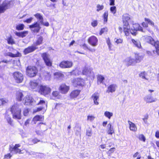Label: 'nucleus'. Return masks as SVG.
Wrapping results in <instances>:
<instances>
[{"mask_svg": "<svg viewBox=\"0 0 159 159\" xmlns=\"http://www.w3.org/2000/svg\"><path fill=\"white\" fill-rule=\"evenodd\" d=\"M51 89L49 87L44 85H41L40 86L39 91L42 95H46L48 94L51 91Z\"/></svg>", "mask_w": 159, "mask_h": 159, "instance_id": "6", "label": "nucleus"}, {"mask_svg": "<svg viewBox=\"0 0 159 159\" xmlns=\"http://www.w3.org/2000/svg\"><path fill=\"white\" fill-rule=\"evenodd\" d=\"M97 11H99L103 9L104 8V6L103 5H100L99 4H98L97 6Z\"/></svg>", "mask_w": 159, "mask_h": 159, "instance_id": "45", "label": "nucleus"}, {"mask_svg": "<svg viewBox=\"0 0 159 159\" xmlns=\"http://www.w3.org/2000/svg\"><path fill=\"white\" fill-rule=\"evenodd\" d=\"M91 25L93 27H95L98 25V22L96 20H94L93 22H91Z\"/></svg>", "mask_w": 159, "mask_h": 159, "instance_id": "57", "label": "nucleus"}, {"mask_svg": "<svg viewBox=\"0 0 159 159\" xmlns=\"http://www.w3.org/2000/svg\"><path fill=\"white\" fill-rule=\"evenodd\" d=\"M38 70L35 66H28L26 69L27 74L30 77L35 76Z\"/></svg>", "mask_w": 159, "mask_h": 159, "instance_id": "5", "label": "nucleus"}, {"mask_svg": "<svg viewBox=\"0 0 159 159\" xmlns=\"http://www.w3.org/2000/svg\"><path fill=\"white\" fill-rule=\"evenodd\" d=\"M34 16L36 17L38 21L37 22H39L40 23H43V18L42 15L39 13H37L34 15Z\"/></svg>", "mask_w": 159, "mask_h": 159, "instance_id": "23", "label": "nucleus"}, {"mask_svg": "<svg viewBox=\"0 0 159 159\" xmlns=\"http://www.w3.org/2000/svg\"><path fill=\"white\" fill-rule=\"evenodd\" d=\"M128 122L129 125V128L130 130L132 131H136L137 130V128L135 125L129 120L128 121Z\"/></svg>", "mask_w": 159, "mask_h": 159, "instance_id": "27", "label": "nucleus"}, {"mask_svg": "<svg viewBox=\"0 0 159 159\" xmlns=\"http://www.w3.org/2000/svg\"><path fill=\"white\" fill-rule=\"evenodd\" d=\"M106 42L110 50H111V44L110 42V40L109 38H107L106 40Z\"/></svg>", "mask_w": 159, "mask_h": 159, "instance_id": "42", "label": "nucleus"}, {"mask_svg": "<svg viewBox=\"0 0 159 159\" xmlns=\"http://www.w3.org/2000/svg\"><path fill=\"white\" fill-rule=\"evenodd\" d=\"M72 65V62L69 61H63L59 64V66L62 68H70L71 67Z\"/></svg>", "mask_w": 159, "mask_h": 159, "instance_id": "11", "label": "nucleus"}, {"mask_svg": "<svg viewBox=\"0 0 159 159\" xmlns=\"http://www.w3.org/2000/svg\"><path fill=\"white\" fill-rule=\"evenodd\" d=\"M86 135L89 136H90L92 135V130L90 128H89L86 131Z\"/></svg>", "mask_w": 159, "mask_h": 159, "instance_id": "47", "label": "nucleus"}, {"mask_svg": "<svg viewBox=\"0 0 159 159\" xmlns=\"http://www.w3.org/2000/svg\"><path fill=\"white\" fill-rule=\"evenodd\" d=\"M22 107V105L21 104L16 103L11 108L10 111L12 114L13 118L18 119H20L21 118L20 112Z\"/></svg>", "mask_w": 159, "mask_h": 159, "instance_id": "1", "label": "nucleus"}, {"mask_svg": "<svg viewBox=\"0 0 159 159\" xmlns=\"http://www.w3.org/2000/svg\"><path fill=\"white\" fill-rule=\"evenodd\" d=\"M21 151L18 148H15L14 150V153L15 154L19 153V154L22 153V152H21Z\"/></svg>", "mask_w": 159, "mask_h": 159, "instance_id": "54", "label": "nucleus"}, {"mask_svg": "<svg viewBox=\"0 0 159 159\" xmlns=\"http://www.w3.org/2000/svg\"><path fill=\"white\" fill-rule=\"evenodd\" d=\"M140 31L142 32H145L142 27L138 24H135L133 25V26L131 28L130 33L134 35H136L137 34V31Z\"/></svg>", "mask_w": 159, "mask_h": 159, "instance_id": "4", "label": "nucleus"}, {"mask_svg": "<svg viewBox=\"0 0 159 159\" xmlns=\"http://www.w3.org/2000/svg\"><path fill=\"white\" fill-rule=\"evenodd\" d=\"M41 25H43L44 26H49V23L48 22H43V23H40Z\"/></svg>", "mask_w": 159, "mask_h": 159, "instance_id": "62", "label": "nucleus"}, {"mask_svg": "<svg viewBox=\"0 0 159 159\" xmlns=\"http://www.w3.org/2000/svg\"><path fill=\"white\" fill-rule=\"evenodd\" d=\"M95 117L93 116H87V120L90 121H92L94 120Z\"/></svg>", "mask_w": 159, "mask_h": 159, "instance_id": "53", "label": "nucleus"}, {"mask_svg": "<svg viewBox=\"0 0 159 159\" xmlns=\"http://www.w3.org/2000/svg\"><path fill=\"white\" fill-rule=\"evenodd\" d=\"M107 28H103L102 29L99 33V34L100 35H101L103 33H104L105 32H107Z\"/></svg>", "mask_w": 159, "mask_h": 159, "instance_id": "49", "label": "nucleus"}, {"mask_svg": "<svg viewBox=\"0 0 159 159\" xmlns=\"http://www.w3.org/2000/svg\"><path fill=\"white\" fill-rule=\"evenodd\" d=\"M59 94V92L57 91H54L52 93V96L54 97H57V98H58Z\"/></svg>", "mask_w": 159, "mask_h": 159, "instance_id": "48", "label": "nucleus"}, {"mask_svg": "<svg viewBox=\"0 0 159 159\" xmlns=\"http://www.w3.org/2000/svg\"><path fill=\"white\" fill-rule=\"evenodd\" d=\"M115 0H109V5L111 6H114L115 5Z\"/></svg>", "mask_w": 159, "mask_h": 159, "instance_id": "64", "label": "nucleus"}, {"mask_svg": "<svg viewBox=\"0 0 159 159\" xmlns=\"http://www.w3.org/2000/svg\"><path fill=\"white\" fill-rule=\"evenodd\" d=\"M105 116L110 119L111 116H113V113L108 111H106L104 113Z\"/></svg>", "mask_w": 159, "mask_h": 159, "instance_id": "36", "label": "nucleus"}, {"mask_svg": "<svg viewBox=\"0 0 159 159\" xmlns=\"http://www.w3.org/2000/svg\"><path fill=\"white\" fill-rule=\"evenodd\" d=\"M98 40L97 38L94 36L90 37L88 39L89 43L93 46H96L97 44Z\"/></svg>", "mask_w": 159, "mask_h": 159, "instance_id": "10", "label": "nucleus"}, {"mask_svg": "<svg viewBox=\"0 0 159 159\" xmlns=\"http://www.w3.org/2000/svg\"><path fill=\"white\" fill-rule=\"evenodd\" d=\"M129 26L128 22L127 21H124L123 27Z\"/></svg>", "mask_w": 159, "mask_h": 159, "instance_id": "60", "label": "nucleus"}, {"mask_svg": "<svg viewBox=\"0 0 159 159\" xmlns=\"http://www.w3.org/2000/svg\"><path fill=\"white\" fill-rule=\"evenodd\" d=\"M146 41L155 46L156 49V52L159 55V41H155L150 36H147L145 38Z\"/></svg>", "mask_w": 159, "mask_h": 159, "instance_id": "3", "label": "nucleus"}, {"mask_svg": "<svg viewBox=\"0 0 159 159\" xmlns=\"http://www.w3.org/2000/svg\"><path fill=\"white\" fill-rule=\"evenodd\" d=\"M0 99L3 106L5 105L8 102V100L7 98H4Z\"/></svg>", "mask_w": 159, "mask_h": 159, "instance_id": "39", "label": "nucleus"}, {"mask_svg": "<svg viewBox=\"0 0 159 159\" xmlns=\"http://www.w3.org/2000/svg\"><path fill=\"white\" fill-rule=\"evenodd\" d=\"M124 31L126 36H128L129 31L130 32L131 29H130V26L127 27H123Z\"/></svg>", "mask_w": 159, "mask_h": 159, "instance_id": "34", "label": "nucleus"}, {"mask_svg": "<svg viewBox=\"0 0 159 159\" xmlns=\"http://www.w3.org/2000/svg\"><path fill=\"white\" fill-rule=\"evenodd\" d=\"M117 86L116 84H113L110 85L107 88L106 92L108 93H112L115 91Z\"/></svg>", "mask_w": 159, "mask_h": 159, "instance_id": "18", "label": "nucleus"}, {"mask_svg": "<svg viewBox=\"0 0 159 159\" xmlns=\"http://www.w3.org/2000/svg\"><path fill=\"white\" fill-rule=\"evenodd\" d=\"M7 43L9 44L12 45L15 43V42L11 36L8 37L7 39Z\"/></svg>", "mask_w": 159, "mask_h": 159, "instance_id": "33", "label": "nucleus"}, {"mask_svg": "<svg viewBox=\"0 0 159 159\" xmlns=\"http://www.w3.org/2000/svg\"><path fill=\"white\" fill-rule=\"evenodd\" d=\"M114 41L117 44H119L122 43L123 42V40L122 39L120 38H115L114 39Z\"/></svg>", "mask_w": 159, "mask_h": 159, "instance_id": "44", "label": "nucleus"}, {"mask_svg": "<svg viewBox=\"0 0 159 159\" xmlns=\"http://www.w3.org/2000/svg\"><path fill=\"white\" fill-rule=\"evenodd\" d=\"M80 91L79 90H75L72 91L70 94L71 98H76L79 94Z\"/></svg>", "mask_w": 159, "mask_h": 159, "instance_id": "25", "label": "nucleus"}, {"mask_svg": "<svg viewBox=\"0 0 159 159\" xmlns=\"http://www.w3.org/2000/svg\"><path fill=\"white\" fill-rule=\"evenodd\" d=\"M13 76L17 83H21L23 80L24 77L23 75L21 73L16 71L13 73Z\"/></svg>", "mask_w": 159, "mask_h": 159, "instance_id": "8", "label": "nucleus"}, {"mask_svg": "<svg viewBox=\"0 0 159 159\" xmlns=\"http://www.w3.org/2000/svg\"><path fill=\"white\" fill-rule=\"evenodd\" d=\"M43 119V117L42 116L37 115L35 116L33 118L34 121H42Z\"/></svg>", "mask_w": 159, "mask_h": 159, "instance_id": "35", "label": "nucleus"}, {"mask_svg": "<svg viewBox=\"0 0 159 159\" xmlns=\"http://www.w3.org/2000/svg\"><path fill=\"white\" fill-rule=\"evenodd\" d=\"M43 41V37L39 35H38L37 39L35 43V45L38 46L42 44Z\"/></svg>", "mask_w": 159, "mask_h": 159, "instance_id": "32", "label": "nucleus"}, {"mask_svg": "<svg viewBox=\"0 0 159 159\" xmlns=\"http://www.w3.org/2000/svg\"><path fill=\"white\" fill-rule=\"evenodd\" d=\"M26 153L29 155H36L37 152H35L34 151H31L29 152L27 150L26 151Z\"/></svg>", "mask_w": 159, "mask_h": 159, "instance_id": "51", "label": "nucleus"}, {"mask_svg": "<svg viewBox=\"0 0 159 159\" xmlns=\"http://www.w3.org/2000/svg\"><path fill=\"white\" fill-rule=\"evenodd\" d=\"M115 149L114 148H111L108 151V153L110 154L113 152L115 151Z\"/></svg>", "mask_w": 159, "mask_h": 159, "instance_id": "63", "label": "nucleus"}, {"mask_svg": "<svg viewBox=\"0 0 159 159\" xmlns=\"http://www.w3.org/2000/svg\"><path fill=\"white\" fill-rule=\"evenodd\" d=\"M41 56L44 61L46 65L48 66H52V61L50 58L49 55L46 53H44L42 54Z\"/></svg>", "mask_w": 159, "mask_h": 159, "instance_id": "7", "label": "nucleus"}, {"mask_svg": "<svg viewBox=\"0 0 159 159\" xmlns=\"http://www.w3.org/2000/svg\"><path fill=\"white\" fill-rule=\"evenodd\" d=\"M5 117L8 124L11 126H13L12 120H11L10 116L7 114L6 113L5 114Z\"/></svg>", "mask_w": 159, "mask_h": 159, "instance_id": "29", "label": "nucleus"}, {"mask_svg": "<svg viewBox=\"0 0 159 159\" xmlns=\"http://www.w3.org/2000/svg\"><path fill=\"white\" fill-rule=\"evenodd\" d=\"M33 19V18L32 17H30V18L26 19V20L24 21V22H26L27 23H30L32 20Z\"/></svg>", "mask_w": 159, "mask_h": 159, "instance_id": "58", "label": "nucleus"}, {"mask_svg": "<svg viewBox=\"0 0 159 159\" xmlns=\"http://www.w3.org/2000/svg\"><path fill=\"white\" fill-rule=\"evenodd\" d=\"M15 34L16 36L23 38L25 37L28 34V32L27 31H24L21 32H16Z\"/></svg>", "mask_w": 159, "mask_h": 159, "instance_id": "22", "label": "nucleus"}, {"mask_svg": "<svg viewBox=\"0 0 159 159\" xmlns=\"http://www.w3.org/2000/svg\"><path fill=\"white\" fill-rule=\"evenodd\" d=\"M97 79L100 82V83H102L103 80H104V77L101 75H98Z\"/></svg>", "mask_w": 159, "mask_h": 159, "instance_id": "40", "label": "nucleus"}, {"mask_svg": "<svg viewBox=\"0 0 159 159\" xmlns=\"http://www.w3.org/2000/svg\"><path fill=\"white\" fill-rule=\"evenodd\" d=\"M108 127L107 133L109 134H112L114 133L113 127L110 124L107 125Z\"/></svg>", "mask_w": 159, "mask_h": 159, "instance_id": "30", "label": "nucleus"}, {"mask_svg": "<svg viewBox=\"0 0 159 159\" xmlns=\"http://www.w3.org/2000/svg\"><path fill=\"white\" fill-rule=\"evenodd\" d=\"M12 155L10 153L5 155L4 156V159H10Z\"/></svg>", "mask_w": 159, "mask_h": 159, "instance_id": "55", "label": "nucleus"}, {"mask_svg": "<svg viewBox=\"0 0 159 159\" xmlns=\"http://www.w3.org/2000/svg\"><path fill=\"white\" fill-rule=\"evenodd\" d=\"M145 20L146 22L148 23V24L151 25V26L154 27V29L156 30H158L157 26L154 25V22L150 19L147 18H145Z\"/></svg>", "mask_w": 159, "mask_h": 159, "instance_id": "21", "label": "nucleus"}, {"mask_svg": "<svg viewBox=\"0 0 159 159\" xmlns=\"http://www.w3.org/2000/svg\"><path fill=\"white\" fill-rule=\"evenodd\" d=\"M139 139L140 140L143 141V142H145V138L142 134H140L139 135Z\"/></svg>", "mask_w": 159, "mask_h": 159, "instance_id": "50", "label": "nucleus"}, {"mask_svg": "<svg viewBox=\"0 0 159 159\" xmlns=\"http://www.w3.org/2000/svg\"><path fill=\"white\" fill-rule=\"evenodd\" d=\"M76 84L79 86H83L84 84V80L81 78H77L75 79Z\"/></svg>", "mask_w": 159, "mask_h": 159, "instance_id": "31", "label": "nucleus"}, {"mask_svg": "<svg viewBox=\"0 0 159 159\" xmlns=\"http://www.w3.org/2000/svg\"><path fill=\"white\" fill-rule=\"evenodd\" d=\"M123 19H124V20H125V21H127L130 20V18L128 16V15L127 14L123 16Z\"/></svg>", "mask_w": 159, "mask_h": 159, "instance_id": "56", "label": "nucleus"}, {"mask_svg": "<svg viewBox=\"0 0 159 159\" xmlns=\"http://www.w3.org/2000/svg\"><path fill=\"white\" fill-rule=\"evenodd\" d=\"M108 16V12L107 11L105 12L103 15L104 20L105 22H107Z\"/></svg>", "mask_w": 159, "mask_h": 159, "instance_id": "41", "label": "nucleus"}, {"mask_svg": "<svg viewBox=\"0 0 159 159\" xmlns=\"http://www.w3.org/2000/svg\"><path fill=\"white\" fill-rule=\"evenodd\" d=\"M29 110L28 109H25L23 111V114L25 116H26L28 115L29 112Z\"/></svg>", "mask_w": 159, "mask_h": 159, "instance_id": "59", "label": "nucleus"}, {"mask_svg": "<svg viewBox=\"0 0 159 159\" xmlns=\"http://www.w3.org/2000/svg\"><path fill=\"white\" fill-rule=\"evenodd\" d=\"M40 99H41L40 98ZM23 101L24 104L26 105H35L43 104H45V102L44 100L40 99L39 102H37L32 97L28 96H26L25 97Z\"/></svg>", "mask_w": 159, "mask_h": 159, "instance_id": "2", "label": "nucleus"}, {"mask_svg": "<svg viewBox=\"0 0 159 159\" xmlns=\"http://www.w3.org/2000/svg\"><path fill=\"white\" fill-rule=\"evenodd\" d=\"M69 89V86L66 85L65 84H61L59 88V90L61 93L63 94L66 93L68 91Z\"/></svg>", "mask_w": 159, "mask_h": 159, "instance_id": "12", "label": "nucleus"}, {"mask_svg": "<svg viewBox=\"0 0 159 159\" xmlns=\"http://www.w3.org/2000/svg\"><path fill=\"white\" fill-rule=\"evenodd\" d=\"M4 55L5 57L8 56L11 57H15L20 56L21 54L18 52L16 54H14L11 52H4Z\"/></svg>", "mask_w": 159, "mask_h": 159, "instance_id": "20", "label": "nucleus"}, {"mask_svg": "<svg viewBox=\"0 0 159 159\" xmlns=\"http://www.w3.org/2000/svg\"><path fill=\"white\" fill-rule=\"evenodd\" d=\"M99 94L98 93H95L91 96V98L93 101L94 104L97 105L99 104Z\"/></svg>", "mask_w": 159, "mask_h": 159, "instance_id": "16", "label": "nucleus"}, {"mask_svg": "<svg viewBox=\"0 0 159 159\" xmlns=\"http://www.w3.org/2000/svg\"><path fill=\"white\" fill-rule=\"evenodd\" d=\"M145 75L146 74L145 72H142L139 74V76L140 77L147 80L145 77Z\"/></svg>", "mask_w": 159, "mask_h": 159, "instance_id": "46", "label": "nucleus"}, {"mask_svg": "<svg viewBox=\"0 0 159 159\" xmlns=\"http://www.w3.org/2000/svg\"><path fill=\"white\" fill-rule=\"evenodd\" d=\"M31 141L32 143L35 144L37 143L38 142H39L40 141L39 140H38L37 139L35 138L34 139L32 140Z\"/></svg>", "mask_w": 159, "mask_h": 159, "instance_id": "61", "label": "nucleus"}, {"mask_svg": "<svg viewBox=\"0 0 159 159\" xmlns=\"http://www.w3.org/2000/svg\"><path fill=\"white\" fill-rule=\"evenodd\" d=\"M40 24V23L37 21L32 25H30L29 28L33 32L38 33L41 29Z\"/></svg>", "mask_w": 159, "mask_h": 159, "instance_id": "9", "label": "nucleus"}, {"mask_svg": "<svg viewBox=\"0 0 159 159\" xmlns=\"http://www.w3.org/2000/svg\"><path fill=\"white\" fill-rule=\"evenodd\" d=\"M83 73L84 75L89 76H93L94 75L92 68L89 67H85L83 70Z\"/></svg>", "mask_w": 159, "mask_h": 159, "instance_id": "13", "label": "nucleus"}, {"mask_svg": "<svg viewBox=\"0 0 159 159\" xmlns=\"http://www.w3.org/2000/svg\"><path fill=\"white\" fill-rule=\"evenodd\" d=\"M30 87L34 91L39 90L40 87L38 82L35 80L30 81Z\"/></svg>", "mask_w": 159, "mask_h": 159, "instance_id": "14", "label": "nucleus"}, {"mask_svg": "<svg viewBox=\"0 0 159 159\" xmlns=\"http://www.w3.org/2000/svg\"><path fill=\"white\" fill-rule=\"evenodd\" d=\"M144 100L147 103H148L155 102L156 100V99L153 98L151 94L146 95L144 98Z\"/></svg>", "mask_w": 159, "mask_h": 159, "instance_id": "19", "label": "nucleus"}, {"mask_svg": "<svg viewBox=\"0 0 159 159\" xmlns=\"http://www.w3.org/2000/svg\"><path fill=\"white\" fill-rule=\"evenodd\" d=\"M37 48L36 47V46H29L24 49V52L25 54H26L34 51Z\"/></svg>", "mask_w": 159, "mask_h": 159, "instance_id": "17", "label": "nucleus"}, {"mask_svg": "<svg viewBox=\"0 0 159 159\" xmlns=\"http://www.w3.org/2000/svg\"><path fill=\"white\" fill-rule=\"evenodd\" d=\"M23 95L22 92L20 91H17L16 93V99L19 101H21Z\"/></svg>", "mask_w": 159, "mask_h": 159, "instance_id": "24", "label": "nucleus"}, {"mask_svg": "<svg viewBox=\"0 0 159 159\" xmlns=\"http://www.w3.org/2000/svg\"><path fill=\"white\" fill-rule=\"evenodd\" d=\"M15 148V146L11 145L10 146L9 150L11 152H12L13 151L14 152Z\"/></svg>", "mask_w": 159, "mask_h": 159, "instance_id": "52", "label": "nucleus"}, {"mask_svg": "<svg viewBox=\"0 0 159 159\" xmlns=\"http://www.w3.org/2000/svg\"><path fill=\"white\" fill-rule=\"evenodd\" d=\"M125 62L127 66L133 65L136 64L135 60L130 57L126 58L125 60Z\"/></svg>", "mask_w": 159, "mask_h": 159, "instance_id": "15", "label": "nucleus"}, {"mask_svg": "<svg viewBox=\"0 0 159 159\" xmlns=\"http://www.w3.org/2000/svg\"><path fill=\"white\" fill-rule=\"evenodd\" d=\"M54 75L57 78H60L63 77V75L60 72H57L54 73Z\"/></svg>", "mask_w": 159, "mask_h": 159, "instance_id": "38", "label": "nucleus"}, {"mask_svg": "<svg viewBox=\"0 0 159 159\" xmlns=\"http://www.w3.org/2000/svg\"><path fill=\"white\" fill-rule=\"evenodd\" d=\"M25 25L23 24H19L16 26V29L18 30H21L24 29Z\"/></svg>", "mask_w": 159, "mask_h": 159, "instance_id": "37", "label": "nucleus"}, {"mask_svg": "<svg viewBox=\"0 0 159 159\" xmlns=\"http://www.w3.org/2000/svg\"><path fill=\"white\" fill-rule=\"evenodd\" d=\"M135 60L136 63L140 62L143 59V56L142 55H140L139 54H135Z\"/></svg>", "mask_w": 159, "mask_h": 159, "instance_id": "26", "label": "nucleus"}, {"mask_svg": "<svg viewBox=\"0 0 159 159\" xmlns=\"http://www.w3.org/2000/svg\"><path fill=\"white\" fill-rule=\"evenodd\" d=\"M111 11L114 14L116 13V9L115 6H113L111 7L110 8Z\"/></svg>", "mask_w": 159, "mask_h": 159, "instance_id": "43", "label": "nucleus"}, {"mask_svg": "<svg viewBox=\"0 0 159 159\" xmlns=\"http://www.w3.org/2000/svg\"><path fill=\"white\" fill-rule=\"evenodd\" d=\"M132 42L134 45L135 46L140 48L141 47L140 42L139 40H135L134 39H132Z\"/></svg>", "mask_w": 159, "mask_h": 159, "instance_id": "28", "label": "nucleus"}]
</instances>
